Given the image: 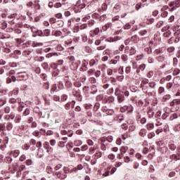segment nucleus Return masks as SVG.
Instances as JSON below:
<instances>
[{
  "instance_id": "obj_1",
  "label": "nucleus",
  "mask_w": 180,
  "mask_h": 180,
  "mask_svg": "<svg viewBox=\"0 0 180 180\" xmlns=\"http://www.w3.org/2000/svg\"><path fill=\"white\" fill-rule=\"evenodd\" d=\"M6 120H13L15 123H20L22 120V116L20 114H15L14 112H11L10 114L6 115L4 117Z\"/></svg>"
},
{
  "instance_id": "obj_2",
  "label": "nucleus",
  "mask_w": 180,
  "mask_h": 180,
  "mask_svg": "<svg viewBox=\"0 0 180 180\" xmlns=\"http://www.w3.org/2000/svg\"><path fill=\"white\" fill-rule=\"evenodd\" d=\"M163 53L162 49H156L155 51V54L158 56L157 60L159 63H164L165 61V59L167 58V56L162 55Z\"/></svg>"
},
{
  "instance_id": "obj_3",
  "label": "nucleus",
  "mask_w": 180,
  "mask_h": 180,
  "mask_svg": "<svg viewBox=\"0 0 180 180\" xmlns=\"http://www.w3.org/2000/svg\"><path fill=\"white\" fill-rule=\"evenodd\" d=\"M123 91H120V89L117 88L115 89V95L117 96L118 103H122V102L124 101V96H123Z\"/></svg>"
},
{
  "instance_id": "obj_4",
  "label": "nucleus",
  "mask_w": 180,
  "mask_h": 180,
  "mask_svg": "<svg viewBox=\"0 0 180 180\" xmlns=\"http://www.w3.org/2000/svg\"><path fill=\"white\" fill-rule=\"evenodd\" d=\"M63 64H64L63 60H59L57 61V63H56V65H57V72H56L55 75H53L54 77H58L59 72H63L64 67H60V65H63Z\"/></svg>"
},
{
  "instance_id": "obj_5",
  "label": "nucleus",
  "mask_w": 180,
  "mask_h": 180,
  "mask_svg": "<svg viewBox=\"0 0 180 180\" xmlns=\"http://www.w3.org/2000/svg\"><path fill=\"white\" fill-rule=\"evenodd\" d=\"M72 94L73 96H75V98H77V101H79V102L82 101V96H81V92L79 91V89H72Z\"/></svg>"
},
{
  "instance_id": "obj_6",
  "label": "nucleus",
  "mask_w": 180,
  "mask_h": 180,
  "mask_svg": "<svg viewBox=\"0 0 180 180\" xmlns=\"http://www.w3.org/2000/svg\"><path fill=\"white\" fill-rule=\"evenodd\" d=\"M173 30L174 31H176V32H174V37H175V39L174 41L175 43H178V41H179L180 40V29H179V26H174L173 27Z\"/></svg>"
},
{
  "instance_id": "obj_7",
  "label": "nucleus",
  "mask_w": 180,
  "mask_h": 180,
  "mask_svg": "<svg viewBox=\"0 0 180 180\" xmlns=\"http://www.w3.org/2000/svg\"><path fill=\"white\" fill-rule=\"evenodd\" d=\"M53 175H56V178H58V179H65L67 178V174L64 173V172L63 171H60V172H55L53 173Z\"/></svg>"
},
{
  "instance_id": "obj_8",
  "label": "nucleus",
  "mask_w": 180,
  "mask_h": 180,
  "mask_svg": "<svg viewBox=\"0 0 180 180\" xmlns=\"http://www.w3.org/2000/svg\"><path fill=\"white\" fill-rule=\"evenodd\" d=\"M168 148L170 149L171 151H175L176 150V145L174 141H170L168 143Z\"/></svg>"
},
{
  "instance_id": "obj_9",
  "label": "nucleus",
  "mask_w": 180,
  "mask_h": 180,
  "mask_svg": "<svg viewBox=\"0 0 180 180\" xmlns=\"http://www.w3.org/2000/svg\"><path fill=\"white\" fill-rule=\"evenodd\" d=\"M44 147L46 150L47 153H51V151H53V148L50 146V143H49L48 141L45 142V143L44 144Z\"/></svg>"
},
{
  "instance_id": "obj_10",
  "label": "nucleus",
  "mask_w": 180,
  "mask_h": 180,
  "mask_svg": "<svg viewBox=\"0 0 180 180\" xmlns=\"http://www.w3.org/2000/svg\"><path fill=\"white\" fill-rule=\"evenodd\" d=\"M78 68V64L75 62H72L70 64V69H72L73 71H75V70H77Z\"/></svg>"
},
{
  "instance_id": "obj_11",
  "label": "nucleus",
  "mask_w": 180,
  "mask_h": 180,
  "mask_svg": "<svg viewBox=\"0 0 180 180\" xmlns=\"http://www.w3.org/2000/svg\"><path fill=\"white\" fill-rule=\"evenodd\" d=\"M13 128V124H12V122H8L6 123V130H8V131H11V130H12Z\"/></svg>"
},
{
  "instance_id": "obj_12",
  "label": "nucleus",
  "mask_w": 180,
  "mask_h": 180,
  "mask_svg": "<svg viewBox=\"0 0 180 180\" xmlns=\"http://www.w3.org/2000/svg\"><path fill=\"white\" fill-rule=\"evenodd\" d=\"M140 41V37H139L137 35H134L131 37V41H134V43H137Z\"/></svg>"
},
{
  "instance_id": "obj_13",
  "label": "nucleus",
  "mask_w": 180,
  "mask_h": 180,
  "mask_svg": "<svg viewBox=\"0 0 180 180\" xmlns=\"http://www.w3.org/2000/svg\"><path fill=\"white\" fill-rule=\"evenodd\" d=\"M148 116L149 119H152V117H154V110L153 109L150 108L148 111Z\"/></svg>"
},
{
  "instance_id": "obj_14",
  "label": "nucleus",
  "mask_w": 180,
  "mask_h": 180,
  "mask_svg": "<svg viewBox=\"0 0 180 180\" xmlns=\"http://www.w3.org/2000/svg\"><path fill=\"white\" fill-rule=\"evenodd\" d=\"M41 46H43V43L41 42L33 41L32 44V47H41Z\"/></svg>"
},
{
  "instance_id": "obj_15",
  "label": "nucleus",
  "mask_w": 180,
  "mask_h": 180,
  "mask_svg": "<svg viewBox=\"0 0 180 180\" xmlns=\"http://www.w3.org/2000/svg\"><path fill=\"white\" fill-rule=\"evenodd\" d=\"M146 134H147V130H146V129H142L140 130L139 136H141V137H145Z\"/></svg>"
},
{
  "instance_id": "obj_16",
  "label": "nucleus",
  "mask_w": 180,
  "mask_h": 180,
  "mask_svg": "<svg viewBox=\"0 0 180 180\" xmlns=\"http://www.w3.org/2000/svg\"><path fill=\"white\" fill-rule=\"evenodd\" d=\"M175 119H178V114L177 113H173L170 115L169 120L172 121L175 120Z\"/></svg>"
},
{
  "instance_id": "obj_17",
  "label": "nucleus",
  "mask_w": 180,
  "mask_h": 180,
  "mask_svg": "<svg viewBox=\"0 0 180 180\" xmlns=\"http://www.w3.org/2000/svg\"><path fill=\"white\" fill-rule=\"evenodd\" d=\"M65 86H66L68 89H70V88H72V83L70 81H66L65 83Z\"/></svg>"
},
{
  "instance_id": "obj_18",
  "label": "nucleus",
  "mask_w": 180,
  "mask_h": 180,
  "mask_svg": "<svg viewBox=\"0 0 180 180\" xmlns=\"http://www.w3.org/2000/svg\"><path fill=\"white\" fill-rule=\"evenodd\" d=\"M96 92H98V89H96V85H92L91 94H92L93 95H95Z\"/></svg>"
},
{
  "instance_id": "obj_19",
  "label": "nucleus",
  "mask_w": 180,
  "mask_h": 180,
  "mask_svg": "<svg viewBox=\"0 0 180 180\" xmlns=\"http://www.w3.org/2000/svg\"><path fill=\"white\" fill-rule=\"evenodd\" d=\"M50 33H51V31L49 29H46L44 30V37L46 36V37H49L50 36Z\"/></svg>"
},
{
  "instance_id": "obj_20",
  "label": "nucleus",
  "mask_w": 180,
  "mask_h": 180,
  "mask_svg": "<svg viewBox=\"0 0 180 180\" xmlns=\"http://www.w3.org/2000/svg\"><path fill=\"white\" fill-rule=\"evenodd\" d=\"M132 79H135V81H139L140 79V74L134 73L132 75Z\"/></svg>"
},
{
  "instance_id": "obj_21",
  "label": "nucleus",
  "mask_w": 180,
  "mask_h": 180,
  "mask_svg": "<svg viewBox=\"0 0 180 180\" xmlns=\"http://www.w3.org/2000/svg\"><path fill=\"white\" fill-rule=\"evenodd\" d=\"M99 108H101V104H99V103H96L94 107V111L98 112V110H99Z\"/></svg>"
},
{
  "instance_id": "obj_22",
  "label": "nucleus",
  "mask_w": 180,
  "mask_h": 180,
  "mask_svg": "<svg viewBox=\"0 0 180 180\" xmlns=\"http://www.w3.org/2000/svg\"><path fill=\"white\" fill-rule=\"evenodd\" d=\"M150 88L152 89H155V86H157V83L155 82H150L148 83Z\"/></svg>"
},
{
  "instance_id": "obj_23",
  "label": "nucleus",
  "mask_w": 180,
  "mask_h": 180,
  "mask_svg": "<svg viewBox=\"0 0 180 180\" xmlns=\"http://www.w3.org/2000/svg\"><path fill=\"white\" fill-rule=\"evenodd\" d=\"M96 34H99V27L96 28L93 31V34L92 33H91V35L92 36V37H94V36H96Z\"/></svg>"
},
{
  "instance_id": "obj_24",
  "label": "nucleus",
  "mask_w": 180,
  "mask_h": 180,
  "mask_svg": "<svg viewBox=\"0 0 180 180\" xmlns=\"http://www.w3.org/2000/svg\"><path fill=\"white\" fill-rule=\"evenodd\" d=\"M40 2L39 0H35L34 1V6L36 8V9H40L41 6H40V4H39Z\"/></svg>"
},
{
  "instance_id": "obj_25",
  "label": "nucleus",
  "mask_w": 180,
  "mask_h": 180,
  "mask_svg": "<svg viewBox=\"0 0 180 180\" xmlns=\"http://www.w3.org/2000/svg\"><path fill=\"white\" fill-rule=\"evenodd\" d=\"M30 115V109L26 108L22 113V116H29Z\"/></svg>"
},
{
  "instance_id": "obj_26",
  "label": "nucleus",
  "mask_w": 180,
  "mask_h": 180,
  "mask_svg": "<svg viewBox=\"0 0 180 180\" xmlns=\"http://www.w3.org/2000/svg\"><path fill=\"white\" fill-rule=\"evenodd\" d=\"M46 172L47 174H53V172H53V167H51V166H48L46 167Z\"/></svg>"
},
{
  "instance_id": "obj_27",
  "label": "nucleus",
  "mask_w": 180,
  "mask_h": 180,
  "mask_svg": "<svg viewBox=\"0 0 180 180\" xmlns=\"http://www.w3.org/2000/svg\"><path fill=\"white\" fill-rule=\"evenodd\" d=\"M33 136H34L35 137H38V139H40V134H41V132L39 131H35L32 133Z\"/></svg>"
},
{
  "instance_id": "obj_28",
  "label": "nucleus",
  "mask_w": 180,
  "mask_h": 180,
  "mask_svg": "<svg viewBox=\"0 0 180 180\" xmlns=\"http://www.w3.org/2000/svg\"><path fill=\"white\" fill-rule=\"evenodd\" d=\"M19 154H20V151H19V150H15L13 153V157H15V158H16L17 157H19Z\"/></svg>"
},
{
  "instance_id": "obj_29",
  "label": "nucleus",
  "mask_w": 180,
  "mask_h": 180,
  "mask_svg": "<svg viewBox=\"0 0 180 180\" xmlns=\"http://www.w3.org/2000/svg\"><path fill=\"white\" fill-rule=\"evenodd\" d=\"M54 56H58L57 53H47L46 57V58H51V57H53Z\"/></svg>"
},
{
  "instance_id": "obj_30",
  "label": "nucleus",
  "mask_w": 180,
  "mask_h": 180,
  "mask_svg": "<svg viewBox=\"0 0 180 180\" xmlns=\"http://www.w3.org/2000/svg\"><path fill=\"white\" fill-rule=\"evenodd\" d=\"M170 159L175 160L176 161H177V160H180V157H178V155L173 154V155H170Z\"/></svg>"
},
{
  "instance_id": "obj_31",
  "label": "nucleus",
  "mask_w": 180,
  "mask_h": 180,
  "mask_svg": "<svg viewBox=\"0 0 180 180\" xmlns=\"http://www.w3.org/2000/svg\"><path fill=\"white\" fill-rule=\"evenodd\" d=\"M67 99H68V96H67L66 94H63L60 97V101H62V102H65Z\"/></svg>"
},
{
  "instance_id": "obj_32",
  "label": "nucleus",
  "mask_w": 180,
  "mask_h": 180,
  "mask_svg": "<svg viewBox=\"0 0 180 180\" xmlns=\"http://www.w3.org/2000/svg\"><path fill=\"white\" fill-rule=\"evenodd\" d=\"M56 24L57 25V26H58L59 27H63V26H64V22H63V20H58L56 22Z\"/></svg>"
},
{
  "instance_id": "obj_33",
  "label": "nucleus",
  "mask_w": 180,
  "mask_h": 180,
  "mask_svg": "<svg viewBox=\"0 0 180 180\" xmlns=\"http://www.w3.org/2000/svg\"><path fill=\"white\" fill-rule=\"evenodd\" d=\"M41 67L44 68V70H47L49 69V63L45 62L41 64Z\"/></svg>"
},
{
  "instance_id": "obj_34",
  "label": "nucleus",
  "mask_w": 180,
  "mask_h": 180,
  "mask_svg": "<svg viewBox=\"0 0 180 180\" xmlns=\"http://www.w3.org/2000/svg\"><path fill=\"white\" fill-rule=\"evenodd\" d=\"M146 129L148 130H153V129H154V124H148L146 125Z\"/></svg>"
},
{
  "instance_id": "obj_35",
  "label": "nucleus",
  "mask_w": 180,
  "mask_h": 180,
  "mask_svg": "<svg viewBox=\"0 0 180 180\" xmlns=\"http://www.w3.org/2000/svg\"><path fill=\"white\" fill-rule=\"evenodd\" d=\"M144 50L146 53H148V54H151V53L153 52V50L151 49V47H150V46L145 48Z\"/></svg>"
},
{
  "instance_id": "obj_36",
  "label": "nucleus",
  "mask_w": 180,
  "mask_h": 180,
  "mask_svg": "<svg viewBox=\"0 0 180 180\" xmlns=\"http://www.w3.org/2000/svg\"><path fill=\"white\" fill-rule=\"evenodd\" d=\"M53 33V36H56V37H60L61 36V34H63V32H61V31H55Z\"/></svg>"
},
{
  "instance_id": "obj_37",
  "label": "nucleus",
  "mask_w": 180,
  "mask_h": 180,
  "mask_svg": "<svg viewBox=\"0 0 180 180\" xmlns=\"http://www.w3.org/2000/svg\"><path fill=\"white\" fill-rule=\"evenodd\" d=\"M37 35L39 36V37H44V31L38 30L37 31Z\"/></svg>"
},
{
  "instance_id": "obj_38",
  "label": "nucleus",
  "mask_w": 180,
  "mask_h": 180,
  "mask_svg": "<svg viewBox=\"0 0 180 180\" xmlns=\"http://www.w3.org/2000/svg\"><path fill=\"white\" fill-rule=\"evenodd\" d=\"M4 111L5 113H7V114L10 113V112H11V107H9V106L5 107L4 109Z\"/></svg>"
},
{
  "instance_id": "obj_39",
  "label": "nucleus",
  "mask_w": 180,
  "mask_h": 180,
  "mask_svg": "<svg viewBox=\"0 0 180 180\" xmlns=\"http://www.w3.org/2000/svg\"><path fill=\"white\" fill-rule=\"evenodd\" d=\"M164 37H169V36H171V32L169 30L166 31L164 34H163Z\"/></svg>"
},
{
  "instance_id": "obj_40",
  "label": "nucleus",
  "mask_w": 180,
  "mask_h": 180,
  "mask_svg": "<svg viewBox=\"0 0 180 180\" xmlns=\"http://www.w3.org/2000/svg\"><path fill=\"white\" fill-rule=\"evenodd\" d=\"M127 150V147L126 146H122L120 149L121 154H124L126 151Z\"/></svg>"
},
{
  "instance_id": "obj_41",
  "label": "nucleus",
  "mask_w": 180,
  "mask_h": 180,
  "mask_svg": "<svg viewBox=\"0 0 180 180\" xmlns=\"http://www.w3.org/2000/svg\"><path fill=\"white\" fill-rule=\"evenodd\" d=\"M174 131H180V124H177L174 126Z\"/></svg>"
},
{
  "instance_id": "obj_42",
  "label": "nucleus",
  "mask_w": 180,
  "mask_h": 180,
  "mask_svg": "<svg viewBox=\"0 0 180 180\" xmlns=\"http://www.w3.org/2000/svg\"><path fill=\"white\" fill-rule=\"evenodd\" d=\"M44 89H49L50 88V84L49 82H45L43 84Z\"/></svg>"
},
{
  "instance_id": "obj_43",
  "label": "nucleus",
  "mask_w": 180,
  "mask_h": 180,
  "mask_svg": "<svg viewBox=\"0 0 180 180\" xmlns=\"http://www.w3.org/2000/svg\"><path fill=\"white\" fill-rule=\"evenodd\" d=\"M81 82H75L74 83V86H75L76 88H81Z\"/></svg>"
},
{
  "instance_id": "obj_44",
  "label": "nucleus",
  "mask_w": 180,
  "mask_h": 180,
  "mask_svg": "<svg viewBox=\"0 0 180 180\" xmlns=\"http://www.w3.org/2000/svg\"><path fill=\"white\" fill-rule=\"evenodd\" d=\"M129 53L131 54V56H134V54H136V49L133 47H131L129 49Z\"/></svg>"
},
{
  "instance_id": "obj_45",
  "label": "nucleus",
  "mask_w": 180,
  "mask_h": 180,
  "mask_svg": "<svg viewBox=\"0 0 180 180\" xmlns=\"http://www.w3.org/2000/svg\"><path fill=\"white\" fill-rule=\"evenodd\" d=\"M168 116H169V113L168 112H165L162 115V119L163 120H165V119H167L168 117Z\"/></svg>"
},
{
  "instance_id": "obj_46",
  "label": "nucleus",
  "mask_w": 180,
  "mask_h": 180,
  "mask_svg": "<svg viewBox=\"0 0 180 180\" xmlns=\"http://www.w3.org/2000/svg\"><path fill=\"white\" fill-rule=\"evenodd\" d=\"M37 143V142L36 141V140L34 139H32L30 141V144H31V146H36Z\"/></svg>"
},
{
  "instance_id": "obj_47",
  "label": "nucleus",
  "mask_w": 180,
  "mask_h": 180,
  "mask_svg": "<svg viewBox=\"0 0 180 180\" xmlns=\"http://www.w3.org/2000/svg\"><path fill=\"white\" fill-rule=\"evenodd\" d=\"M121 58L122 60V61H127V60H129V58L127 57V55L124 54L121 56Z\"/></svg>"
},
{
  "instance_id": "obj_48",
  "label": "nucleus",
  "mask_w": 180,
  "mask_h": 180,
  "mask_svg": "<svg viewBox=\"0 0 180 180\" xmlns=\"http://www.w3.org/2000/svg\"><path fill=\"white\" fill-rule=\"evenodd\" d=\"M96 64V61L94 60V59H91L90 61H89V65L90 67H94V65Z\"/></svg>"
},
{
  "instance_id": "obj_49",
  "label": "nucleus",
  "mask_w": 180,
  "mask_h": 180,
  "mask_svg": "<svg viewBox=\"0 0 180 180\" xmlns=\"http://www.w3.org/2000/svg\"><path fill=\"white\" fill-rule=\"evenodd\" d=\"M131 71V68L130 66H127L125 68V72L126 74H130V72Z\"/></svg>"
},
{
  "instance_id": "obj_50",
  "label": "nucleus",
  "mask_w": 180,
  "mask_h": 180,
  "mask_svg": "<svg viewBox=\"0 0 180 180\" xmlns=\"http://www.w3.org/2000/svg\"><path fill=\"white\" fill-rule=\"evenodd\" d=\"M41 146H42L41 141L37 142L36 143L37 148H39V150H40V148H41Z\"/></svg>"
},
{
  "instance_id": "obj_51",
  "label": "nucleus",
  "mask_w": 180,
  "mask_h": 180,
  "mask_svg": "<svg viewBox=\"0 0 180 180\" xmlns=\"http://www.w3.org/2000/svg\"><path fill=\"white\" fill-rule=\"evenodd\" d=\"M138 68H139V70H141V71L146 70V64L140 65Z\"/></svg>"
},
{
  "instance_id": "obj_52",
  "label": "nucleus",
  "mask_w": 180,
  "mask_h": 180,
  "mask_svg": "<svg viewBox=\"0 0 180 180\" xmlns=\"http://www.w3.org/2000/svg\"><path fill=\"white\" fill-rule=\"evenodd\" d=\"M139 34H141V36H144L147 34V30H141L139 32Z\"/></svg>"
},
{
  "instance_id": "obj_53",
  "label": "nucleus",
  "mask_w": 180,
  "mask_h": 180,
  "mask_svg": "<svg viewBox=\"0 0 180 180\" xmlns=\"http://www.w3.org/2000/svg\"><path fill=\"white\" fill-rule=\"evenodd\" d=\"M107 141H108V143H112V141H113V136H108L107 137Z\"/></svg>"
},
{
  "instance_id": "obj_54",
  "label": "nucleus",
  "mask_w": 180,
  "mask_h": 180,
  "mask_svg": "<svg viewBox=\"0 0 180 180\" xmlns=\"http://www.w3.org/2000/svg\"><path fill=\"white\" fill-rule=\"evenodd\" d=\"M101 150L103 151H106V145L105 143H101Z\"/></svg>"
},
{
  "instance_id": "obj_55",
  "label": "nucleus",
  "mask_w": 180,
  "mask_h": 180,
  "mask_svg": "<svg viewBox=\"0 0 180 180\" xmlns=\"http://www.w3.org/2000/svg\"><path fill=\"white\" fill-rule=\"evenodd\" d=\"M54 8H61L63 6V4H61L60 2H58L53 5Z\"/></svg>"
},
{
  "instance_id": "obj_56",
  "label": "nucleus",
  "mask_w": 180,
  "mask_h": 180,
  "mask_svg": "<svg viewBox=\"0 0 180 180\" xmlns=\"http://www.w3.org/2000/svg\"><path fill=\"white\" fill-rule=\"evenodd\" d=\"M72 146H74V143H72V142H70L66 145V147L68 150H70V148H72Z\"/></svg>"
},
{
  "instance_id": "obj_57",
  "label": "nucleus",
  "mask_w": 180,
  "mask_h": 180,
  "mask_svg": "<svg viewBox=\"0 0 180 180\" xmlns=\"http://www.w3.org/2000/svg\"><path fill=\"white\" fill-rule=\"evenodd\" d=\"M85 109H86L87 110L92 109V105L91 104H86Z\"/></svg>"
},
{
  "instance_id": "obj_58",
  "label": "nucleus",
  "mask_w": 180,
  "mask_h": 180,
  "mask_svg": "<svg viewBox=\"0 0 180 180\" xmlns=\"http://www.w3.org/2000/svg\"><path fill=\"white\" fill-rule=\"evenodd\" d=\"M169 29V25H167L162 29V32H168Z\"/></svg>"
},
{
  "instance_id": "obj_59",
  "label": "nucleus",
  "mask_w": 180,
  "mask_h": 180,
  "mask_svg": "<svg viewBox=\"0 0 180 180\" xmlns=\"http://www.w3.org/2000/svg\"><path fill=\"white\" fill-rule=\"evenodd\" d=\"M34 72H36V74H40V72H41V70L40 69L39 67H37L35 68Z\"/></svg>"
},
{
  "instance_id": "obj_60",
  "label": "nucleus",
  "mask_w": 180,
  "mask_h": 180,
  "mask_svg": "<svg viewBox=\"0 0 180 180\" xmlns=\"http://www.w3.org/2000/svg\"><path fill=\"white\" fill-rule=\"evenodd\" d=\"M51 68H53V70H56L57 71V65L56 63H52L50 65Z\"/></svg>"
},
{
  "instance_id": "obj_61",
  "label": "nucleus",
  "mask_w": 180,
  "mask_h": 180,
  "mask_svg": "<svg viewBox=\"0 0 180 180\" xmlns=\"http://www.w3.org/2000/svg\"><path fill=\"white\" fill-rule=\"evenodd\" d=\"M9 103H16V98H11L8 101Z\"/></svg>"
},
{
  "instance_id": "obj_62",
  "label": "nucleus",
  "mask_w": 180,
  "mask_h": 180,
  "mask_svg": "<svg viewBox=\"0 0 180 180\" xmlns=\"http://www.w3.org/2000/svg\"><path fill=\"white\" fill-rule=\"evenodd\" d=\"M23 56H25V57H27L28 56H30V51H25L23 52Z\"/></svg>"
},
{
  "instance_id": "obj_63",
  "label": "nucleus",
  "mask_w": 180,
  "mask_h": 180,
  "mask_svg": "<svg viewBox=\"0 0 180 180\" xmlns=\"http://www.w3.org/2000/svg\"><path fill=\"white\" fill-rule=\"evenodd\" d=\"M102 8H103V11H108V4L106 3H104L103 4Z\"/></svg>"
},
{
  "instance_id": "obj_64",
  "label": "nucleus",
  "mask_w": 180,
  "mask_h": 180,
  "mask_svg": "<svg viewBox=\"0 0 180 180\" xmlns=\"http://www.w3.org/2000/svg\"><path fill=\"white\" fill-rule=\"evenodd\" d=\"M174 5L176 8H179L180 6V0H177L176 2H174Z\"/></svg>"
}]
</instances>
